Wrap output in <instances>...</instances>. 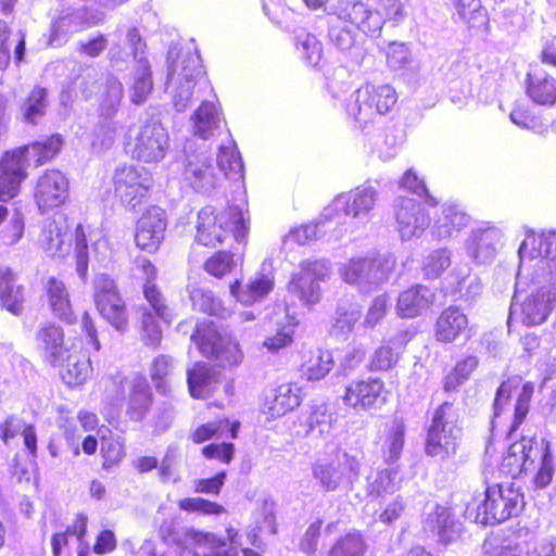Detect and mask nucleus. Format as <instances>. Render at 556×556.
<instances>
[{"label": "nucleus", "mask_w": 556, "mask_h": 556, "mask_svg": "<svg viewBox=\"0 0 556 556\" xmlns=\"http://www.w3.org/2000/svg\"><path fill=\"white\" fill-rule=\"evenodd\" d=\"M195 228V242L211 248L224 243L230 236L243 242L248 232L244 212L239 206L218 211L207 205L198 213Z\"/></svg>", "instance_id": "5"}, {"label": "nucleus", "mask_w": 556, "mask_h": 556, "mask_svg": "<svg viewBox=\"0 0 556 556\" xmlns=\"http://www.w3.org/2000/svg\"><path fill=\"white\" fill-rule=\"evenodd\" d=\"M425 529L435 534L442 543L452 542L460 531V525L455 520L450 508L434 505L427 513Z\"/></svg>", "instance_id": "38"}, {"label": "nucleus", "mask_w": 556, "mask_h": 556, "mask_svg": "<svg viewBox=\"0 0 556 556\" xmlns=\"http://www.w3.org/2000/svg\"><path fill=\"white\" fill-rule=\"evenodd\" d=\"M61 367V377L70 387L83 384L91 372L90 359L73 349L65 355V362Z\"/></svg>", "instance_id": "48"}, {"label": "nucleus", "mask_w": 556, "mask_h": 556, "mask_svg": "<svg viewBox=\"0 0 556 556\" xmlns=\"http://www.w3.org/2000/svg\"><path fill=\"white\" fill-rule=\"evenodd\" d=\"M136 268L146 280L143 286V295L150 308H153L164 323H172L175 318L173 309L166 304L165 298L157 287L152 283L156 277L155 267L146 257H138L136 260Z\"/></svg>", "instance_id": "30"}, {"label": "nucleus", "mask_w": 556, "mask_h": 556, "mask_svg": "<svg viewBox=\"0 0 556 556\" xmlns=\"http://www.w3.org/2000/svg\"><path fill=\"white\" fill-rule=\"evenodd\" d=\"M123 84L115 77H109L99 104V122L94 129L93 147L109 148L122 129L115 118L123 99Z\"/></svg>", "instance_id": "13"}, {"label": "nucleus", "mask_w": 556, "mask_h": 556, "mask_svg": "<svg viewBox=\"0 0 556 556\" xmlns=\"http://www.w3.org/2000/svg\"><path fill=\"white\" fill-rule=\"evenodd\" d=\"M241 263V256L236 257V255L230 252L219 251L206 260L204 269L211 276L222 278L231 273Z\"/></svg>", "instance_id": "63"}, {"label": "nucleus", "mask_w": 556, "mask_h": 556, "mask_svg": "<svg viewBox=\"0 0 556 556\" xmlns=\"http://www.w3.org/2000/svg\"><path fill=\"white\" fill-rule=\"evenodd\" d=\"M408 0H376L377 8L372 10L370 22L371 36H379L387 23L399 26L408 16Z\"/></svg>", "instance_id": "34"}, {"label": "nucleus", "mask_w": 556, "mask_h": 556, "mask_svg": "<svg viewBox=\"0 0 556 556\" xmlns=\"http://www.w3.org/2000/svg\"><path fill=\"white\" fill-rule=\"evenodd\" d=\"M556 302V287L532 286L527 294L522 293L520 274L517 276L515 293L510 303L508 325L513 320L525 326L542 325L551 315Z\"/></svg>", "instance_id": "9"}, {"label": "nucleus", "mask_w": 556, "mask_h": 556, "mask_svg": "<svg viewBox=\"0 0 556 556\" xmlns=\"http://www.w3.org/2000/svg\"><path fill=\"white\" fill-rule=\"evenodd\" d=\"M334 420V415L326 404L312 406L311 413L306 418V434L315 438L328 437L333 429Z\"/></svg>", "instance_id": "53"}, {"label": "nucleus", "mask_w": 556, "mask_h": 556, "mask_svg": "<svg viewBox=\"0 0 556 556\" xmlns=\"http://www.w3.org/2000/svg\"><path fill=\"white\" fill-rule=\"evenodd\" d=\"M504 231L492 222L477 223L463 241L467 257L477 265L491 264L503 245Z\"/></svg>", "instance_id": "17"}, {"label": "nucleus", "mask_w": 556, "mask_h": 556, "mask_svg": "<svg viewBox=\"0 0 556 556\" xmlns=\"http://www.w3.org/2000/svg\"><path fill=\"white\" fill-rule=\"evenodd\" d=\"M434 301V292L421 285L409 288L400 294L397 311L402 317L413 318L427 312Z\"/></svg>", "instance_id": "39"}, {"label": "nucleus", "mask_w": 556, "mask_h": 556, "mask_svg": "<svg viewBox=\"0 0 556 556\" xmlns=\"http://www.w3.org/2000/svg\"><path fill=\"white\" fill-rule=\"evenodd\" d=\"M165 229V212L156 205L149 206L137 222V247L150 253L155 252L164 239Z\"/></svg>", "instance_id": "26"}, {"label": "nucleus", "mask_w": 556, "mask_h": 556, "mask_svg": "<svg viewBox=\"0 0 556 556\" xmlns=\"http://www.w3.org/2000/svg\"><path fill=\"white\" fill-rule=\"evenodd\" d=\"M101 316L117 331L124 332L128 326V314L121 295L100 301L96 304Z\"/></svg>", "instance_id": "54"}, {"label": "nucleus", "mask_w": 556, "mask_h": 556, "mask_svg": "<svg viewBox=\"0 0 556 556\" xmlns=\"http://www.w3.org/2000/svg\"><path fill=\"white\" fill-rule=\"evenodd\" d=\"M294 42L301 58L308 65L316 66L319 64L323 56V46L315 35L301 29L295 34Z\"/></svg>", "instance_id": "55"}, {"label": "nucleus", "mask_w": 556, "mask_h": 556, "mask_svg": "<svg viewBox=\"0 0 556 556\" xmlns=\"http://www.w3.org/2000/svg\"><path fill=\"white\" fill-rule=\"evenodd\" d=\"M285 323L278 325L274 334L267 336L263 341V346L270 353H277L281 349L289 346L293 341L298 320L289 315L285 316Z\"/></svg>", "instance_id": "58"}, {"label": "nucleus", "mask_w": 556, "mask_h": 556, "mask_svg": "<svg viewBox=\"0 0 556 556\" xmlns=\"http://www.w3.org/2000/svg\"><path fill=\"white\" fill-rule=\"evenodd\" d=\"M395 228L402 241L420 238L430 229L431 213L415 199L399 197L394 200Z\"/></svg>", "instance_id": "22"}, {"label": "nucleus", "mask_w": 556, "mask_h": 556, "mask_svg": "<svg viewBox=\"0 0 556 556\" xmlns=\"http://www.w3.org/2000/svg\"><path fill=\"white\" fill-rule=\"evenodd\" d=\"M275 268L271 260H265L258 270L245 282L235 280L230 285L231 295L243 305H252L264 301L274 290Z\"/></svg>", "instance_id": "23"}, {"label": "nucleus", "mask_w": 556, "mask_h": 556, "mask_svg": "<svg viewBox=\"0 0 556 556\" xmlns=\"http://www.w3.org/2000/svg\"><path fill=\"white\" fill-rule=\"evenodd\" d=\"M173 50L168 51V73L166 88L177 112H184L195 100H202L207 93L199 92L200 81L207 80L201 66L200 55L195 52H181L173 60Z\"/></svg>", "instance_id": "3"}, {"label": "nucleus", "mask_w": 556, "mask_h": 556, "mask_svg": "<svg viewBox=\"0 0 556 556\" xmlns=\"http://www.w3.org/2000/svg\"><path fill=\"white\" fill-rule=\"evenodd\" d=\"M112 180L115 197L128 210H136L148 197L151 187L149 173L131 164L118 165Z\"/></svg>", "instance_id": "18"}, {"label": "nucleus", "mask_w": 556, "mask_h": 556, "mask_svg": "<svg viewBox=\"0 0 556 556\" xmlns=\"http://www.w3.org/2000/svg\"><path fill=\"white\" fill-rule=\"evenodd\" d=\"M366 544L358 532L340 538L330 548L328 556H364Z\"/></svg>", "instance_id": "64"}, {"label": "nucleus", "mask_w": 556, "mask_h": 556, "mask_svg": "<svg viewBox=\"0 0 556 556\" xmlns=\"http://www.w3.org/2000/svg\"><path fill=\"white\" fill-rule=\"evenodd\" d=\"M468 328V318L465 313L456 307L445 308L435 324V337L441 342H453Z\"/></svg>", "instance_id": "42"}, {"label": "nucleus", "mask_w": 556, "mask_h": 556, "mask_svg": "<svg viewBox=\"0 0 556 556\" xmlns=\"http://www.w3.org/2000/svg\"><path fill=\"white\" fill-rule=\"evenodd\" d=\"M333 366V356L330 351H317L312 353L308 359L302 365L303 375L308 380H320Z\"/></svg>", "instance_id": "60"}, {"label": "nucleus", "mask_w": 556, "mask_h": 556, "mask_svg": "<svg viewBox=\"0 0 556 556\" xmlns=\"http://www.w3.org/2000/svg\"><path fill=\"white\" fill-rule=\"evenodd\" d=\"M533 392H534L533 382L523 383L520 391L518 392L516 402L514 404L513 420L508 427L509 439L514 438L515 432L518 430V428L525 421V419L529 413V409H530V404H531Z\"/></svg>", "instance_id": "59"}, {"label": "nucleus", "mask_w": 556, "mask_h": 556, "mask_svg": "<svg viewBox=\"0 0 556 556\" xmlns=\"http://www.w3.org/2000/svg\"><path fill=\"white\" fill-rule=\"evenodd\" d=\"M191 341L203 356L215 359L220 367L232 368L243 359L238 341L232 336L218 331L212 321L198 325Z\"/></svg>", "instance_id": "12"}, {"label": "nucleus", "mask_w": 556, "mask_h": 556, "mask_svg": "<svg viewBox=\"0 0 556 556\" xmlns=\"http://www.w3.org/2000/svg\"><path fill=\"white\" fill-rule=\"evenodd\" d=\"M100 20L99 14L92 13L87 7L75 8L71 12L64 11L52 25L50 42L61 45L67 34L78 31L85 26L94 25Z\"/></svg>", "instance_id": "32"}, {"label": "nucleus", "mask_w": 556, "mask_h": 556, "mask_svg": "<svg viewBox=\"0 0 556 556\" xmlns=\"http://www.w3.org/2000/svg\"><path fill=\"white\" fill-rule=\"evenodd\" d=\"M99 433H101L102 465L105 470H109L125 457L124 442L119 437H113L108 429H101Z\"/></svg>", "instance_id": "56"}, {"label": "nucleus", "mask_w": 556, "mask_h": 556, "mask_svg": "<svg viewBox=\"0 0 556 556\" xmlns=\"http://www.w3.org/2000/svg\"><path fill=\"white\" fill-rule=\"evenodd\" d=\"M301 401V388L296 383H282L266 397L263 413L276 419L300 406Z\"/></svg>", "instance_id": "33"}, {"label": "nucleus", "mask_w": 556, "mask_h": 556, "mask_svg": "<svg viewBox=\"0 0 556 556\" xmlns=\"http://www.w3.org/2000/svg\"><path fill=\"white\" fill-rule=\"evenodd\" d=\"M217 165L228 178L239 180L243 177V162L236 142L231 138L219 146Z\"/></svg>", "instance_id": "51"}, {"label": "nucleus", "mask_w": 556, "mask_h": 556, "mask_svg": "<svg viewBox=\"0 0 556 556\" xmlns=\"http://www.w3.org/2000/svg\"><path fill=\"white\" fill-rule=\"evenodd\" d=\"M48 108V93L45 88L35 87L21 104L23 122L36 125L46 115Z\"/></svg>", "instance_id": "52"}, {"label": "nucleus", "mask_w": 556, "mask_h": 556, "mask_svg": "<svg viewBox=\"0 0 556 556\" xmlns=\"http://www.w3.org/2000/svg\"><path fill=\"white\" fill-rule=\"evenodd\" d=\"M463 431L452 403L444 402L433 413L426 439V454L441 460L456 455Z\"/></svg>", "instance_id": "10"}, {"label": "nucleus", "mask_w": 556, "mask_h": 556, "mask_svg": "<svg viewBox=\"0 0 556 556\" xmlns=\"http://www.w3.org/2000/svg\"><path fill=\"white\" fill-rule=\"evenodd\" d=\"M397 94L388 84L366 83L357 88L345 103V112L359 128L374 124L395 105Z\"/></svg>", "instance_id": "7"}, {"label": "nucleus", "mask_w": 556, "mask_h": 556, "mask_svg": "<svg viewBox=\"0 0 556 556\" xmlns=\"http://www.w3.org/2000/svg\"><path fill=\"white\" fill-rule=\"evenodd\" d=\"M361 473V464L348 453L317 459L312 466V476L326 492H333L342 485L352 484Z\"/></svg>", "instance_id": "15"}, {"label": "nucleus", "mask_w": 556, "mask_h": 556, "mask_svg": "<svg viewBox=\"0 0 556 556\" xmlns=\"http://www.w3.org/2000/svg\"><path fill=\"white\" fill-rule=\"evenodd\" d=\"M0 301L4 308L18 315L22 311V287L16 283L15 274L9 267L0 266Z\"/></svg>", "instance_id": "49"}, {"label": "nucleus", "mask_w": 556, "mask_h": 556, "mask_svg": "<svg viewBox=\"0 0 556 556\" xmlns=\"http://www.w3.org/2000/svg\"><path fill=\"white\" fill-rule=\"evenodd\" d=\"M68 179L58 169H48L36 182L34 199L42 212L63 205L68 199Z\"/></svg>", "instance_id": "25"}, {"label": "nucleus", "mask_w": 556, "mask_h": 556, "mask_svg": "<svg viewBox=\"0 0 556 556\" xmlns=\"http://www.w3.org/2000/svg\"><path fill=\"white\" fill-rule=\"evenodd\" d=\"M526 93L538 105L553 106L556 104V78L544 72L530 73Z\"/></svg>", "instance_id": "41"}, {"label": "nucleus", "mask_w": 556, "mask_h": 556, "mask_svg": "<svg viewBox=\"0 0 556 556\" xmlns=\"http://www.w3.org/2000/svg\"><path fill=\"white\" fill-rule=\"evenodd\" d=\"M199 92L207 93L190 116V131L193 136L207 140L225 123L224 114L210 80L200 81Z\"/></svg>", "instance_id": "19"}, {"label": "nucleus", "mask_w": 556, "mask_h": 556, "mask_svg": "<svg viewBox=\"0 0 556 556\" xmlns=\"http://www.w3.org/2000/svg\"><path fill=\"white\" fill-rule=\"evenodd\" d=\"M189 295L195 309L212 316H225V308L220 300L212 291L203 288H192Z\"/></svg>", "instance_id": "62"}, {"label": "nucleus", "mask_w": 556, "mask_h": 556, "mask_svg": "<svg viewBox=\"0 0 556 556\" xmlns=\"http://www.w3.org/2000/svg\"><path fill=\"white\" fill-rule=\"evenodd\" d=\"M401 488L397 467L377 469L367 477L366 491L374 498H382L394 494Z\"/></svg>", "instance_id": "46"}, {"label": "nucleus", "mask_w": 556, "mask_h": 556, "mask_svg": "<svg viewBox=\"0 0 556 556\" xmlns=\"http://www.w3.org/2000/svg\"><path fill=\"white\" fill-rule=\"evenodd\" d=\"M450 283L455 294L464 301H473L481 295L483 286L481 279L471 273L468 265L455 266L448 275Z\"/></svg>", "instance_id": "44"}, {"label": "nucleus", "mask_w": 556, "mask_h": 556, "mask_svg": "<svg viewBox=\"0 0 556 556\" xmlns=\"http://www.w3.org/2000/svg\"><path fill=\"white\" fill-rule=\"evenodd\" d=\"M328 36L330 42L353 61L358 62L362 59L363 48L356 30L333 24L329 27Z\"/></svg>", "instance_id": "47"}, {"label": "nucleus", "mask_w": 556, "mask_h": 556, "mask_svg": "<svg viewBox=\"0 0 556 556\" xmlns=\"http://www.w3.org/2000/svg\"><path fill=\"white\" fill-rule=\"evenodd\" d=\"M124 36V45L128 51H124L119 43H113L109 51L112 62H124L129 55L136 64L149 61L146 55L147 43L139 29L135 26L127 27Z\"/></svg>", "instance_id": "43"}, {"label": "nucleus", "mask_w": 556, "mask_h": 556, "mask_svg": "<svg viewBox=\"0 0 556 556\" xmlns=\"http://www.w3.org/2000/svg\"><path fill=\"white\" fill-rule=\"evenodd\" d=\"M538 439L523 435L519 441L513 442L501 464V471L504 475L516 478L522 471L528 470L538 457Z\"/></svg>", "instance_id": "29"}, {"label": "nucleus", "mask_w": 556, "mask_h": 556, "mask_svg": "<svg viewBox=\"0 0 556 556\" xmlns=\"http://www.w3.org/2000/svg\"><path fill=\"white\" fill-rule=\"evenodd\" d=\"M73 241L76 271L83 280L87 277L89 262L105 265L112 258V248L101 231H90L87 235L84 227L77 225L72 232L67 220L62 215L46 218L41 223L38 243L48 256L65 257L71 252Z\"/></svg>", "instance_id": "1"}, {"label": "nucleus", "mask_w": 556, "mask_h": 556, "mask_svg": "<svg viewBox=\"0 0 556 556\" xmlns=\"http://www.w3.org/2000/svg\"><path fill=\"white\" fill-rule=\"evenodd\" d=\"M114 383L118 384L123 392L129 390L127 415L131 420L140 421L144 418L152 403V393L144 376L132 374L129 377L116 376Z\"/></svg>", "instance_id": "28"}, {"label": "nucleus", "mask_w": 556, "mask_h": 556, "mask_svg": "<svg viewBox=\"0 0 556 556\" xmlns=\"http://www.w3.org/2000/svg\"><path fill=\"white\" fill-rule=\"evenodd\" d=\"M536 450L539 458V470L534 477V484L536 488H546L554 476L555 466L553 463V455L549 442L541 439L536 442Z\"/></svg>", "instance_id": "57"}, {"label": "nucleus", "mask_w": 556, "mask_h": 556, "mask_svg": "<svg viewBox=\"0 0 556 556\" xmlns=\"http://www.w3.org/2000/svg\"><path fill=\"white\" fill-rule=\"evenodd\" d=\"M45 290L52 313L61 320L74 324L76 316L73 312L70 293L65 283L56 277H50L46 282Z\"/></svg>", "instance_id": "40"}, {"label": "nucleus", "mask_w": 556, "mask_h": 556, "mask_svg": "<svg viewBox=\"0 0 556 556\" xmlns=\"http://www.w3.org/2000/svg\"><path fill=\"white\" fill-rule=\"evenodd\" d=\"M396 264L392 253L368 252L353 256L338 267L340 278L363 294L371 293L390 279Z\"/></svg>", "instance_id": "4"}, {"label": "nucleus", "mask_w": 556, "mask_h": 556, "mask_svg": "<svg viewBox=\"0 0 556 556\" xmlns=\"http://www.w3.org/2000/svg\"><path fill=\"white\" fill-rule=\"evenodd\" d=\"M330 3V13L336 15L338 20L349 22L355 25L363 33L371 36V28L368 26L372 10L361 0H333Z\"/></svg>", "instance_id": "35"}, {"label": "nucleus", "mask_w": 556, "mask_h": 556, "mask_svg": "<svg viewBox=\"0 0 556 556\" xmlns=\"http://www.w3.org/2000/svg\"><path fill=\"white\" fill-rule=\"evenodd\" d=\"M523 494L513 484L488 486L484 498L468 503L465 517L484 526L501 523L518 516L523 509Z\"/></svg>", "instance_id": "6"}, {"label": "nucleus", "mask_w": 556, "mask_h": 556, "mask_svg": "<svg viewBox=\"0 0 556 556\" xmlns=\"http://www.w3.org/2000/svg\"><path fill=\"white\" fill-rule=\"evenodd\" d=\"M229 544L218 542L214 535L205 534L199 541L193 556H261L253 549L242 548L236 529H227Z\"/></svg>", "instance_id": "31"}, {"label": "nucleus", "mask_w": 556, "mask_h": 556, "mask_svg": "<svg viewBox=\"0 0 556 556\" xmlns=\"http://www.w3.org/2000/svg\"><path fill=\"white\" fill-rule=\"evenodd\" d=\"M388 391L382 380L368 377L346 384L343 403L356 410L380 408L387 402Z\"/></svg>", "instance_id": "24"}, {"label": "nucleus", "mask_w": 556, "mask_h": 556, "mask_svg": "<svg viewBox=\"0 0 556 556\" xmlns=\"http://www.w3.org/2000/svg\"><path fill=\"white\" fill-rule=\"evenodd\" d=\"M518 254L520 262L538 260L536 266L543 270L548 269L549 280H556V230L535 232L525 227Z\"/></svg>", "instance_id": "21"}, {"label": "nucleus", "mask_w": 556, "mask_h": 556, "mask_svg": "<svg viewBox=\"0 0 556 556\" xmlns=\"http://www.w3.org/2000/svg\"><path fill=\"white\" fill-rule=\"evenodd\" d=\"M331 273V264L327 260H305L300 270L292 274L288 285L289 293L295 295L307 307L316 305L321 299L320 281H325Z\"/></svg>", "instance_id": "16"}, {"label": "nucleus", "mask_w": 556, "mask_h": 556, "mask_svg": "<svg viewBox=\"0 0 556 556\" xmlns=\"http://www.w3.org/2000/svg\"><path fill=\"white\" fill-rule=\"evenodd\" d=\"M426 204L433 210L430 235L435 241L457 238L471 223L470 214L456 201H445L440 204L435 198L428 197Z\"/></svg>", "instance_id": "14"}, {"label": "nucleus", "mask_w": 556, "mask_h": 556, "mask_svg": "<svg viewBox=\"0 0 556 556\" xmlns=\"http://www.w3.org/2000/svg\"><path fill=\"white\" fill-rule=\"evenodd\" d=\"M362 314V306L357 302H340L332 317L330 333L346 339L359 321Z\"/></svg>", "instance_id": "45"}, {"label": "nucleus", "mask_w": 556, "mask_h": 556, "mask_svg": "<svg viewBox=\"0 0 556 556\" xmlns=\"http://www.w3.org/2000/svg\"><path fill=\"white\" fill-rule=\"evenodd\" d=\"M36 342L45 362L53 367L63 366L65 355L73 349L65 342L62 327L50 321L39 326Z\"/></svg>", "instance_id": "27"}, {"label": "nucleus", "mask_w": 556, "mask_h": 556, "mask_svg": "<svg viewBox=\"0 0 556 556\" xmlns=\"http://www.w3.org/2000/svg\"><path fill=\"white\" fill-rule=\"evenodd\" d=\"M182 181L199 193H210L215 189L217 176L210 152L201 148L192 150L191 144L185 147Z\"/></svg>", "instance_id": "20"}, {"label": "nucleus", "mask_w": 556, "mask_h": 556, "mask_svg": "<svg viewBox=\"0 0 556 556\" xmlns=\"http://www.w3.org/2000/svg\"><path fill=\"white\" fill-rule=\"evenodd\" d=\"M125 144L134 160L147 164L157 163L167 154L169 135L162 123L152 117L131 126Z\"/></svg>", "instance_id": "11"}, {"label": "nucleus", "mask_w": 556, "mask_h": 556, "mask_svg": "<svg viewBox=\"0 0 556 556\" xmlns=\"http://www.w3.org/2000/svg\"><path fill=\"white\" fill-rule=\"evenodd\" d=\"M187 383L193 397L204 399L220 383V372L205 363H195L187 370Z\"/></svg>", "instance_id": "37"}, {"label": "nucleus", "mask_w": 556, "mask_h": 556, "mask_svg": "<svg viewBox=\"0 0 556 556\" xmlns=\"http://www.w3.org/2000/svg\"><path fill=\"white\" fill-rule=\"evenodd\" d=\"M378 190L369 184L338 194L321 212V220L337 225L351 218L356 226H366L374 217Z\"/></svg>", "instance_id": "8"}, {"label": "nucleus", "mask_w": 556, "mask_h": 556, "mask_svg": "<svg viewBox=\"0 0 556 556\" xmlns=\"http://www.w3.org/2000/svg\"><path fill=\"white\" fill-rule=\"evenodd\" d=\"M129 96L134 104L146 102L153 89L152 71L149 61L136 64L129 81Z\"/></svg>", "instance_id": "50"}, {"label": "nucleus", "mask_w": 556, "mask_h": 556, "mask_svg": "<svg viewBox=\"0 0 556 556\" xmlns=\"http://www.w3.org/2000/svg\"><path fill=\"white\" fill-rule=\"evenodd\" d=\"M62 146V136L52 135L42 141L5 152L0 161V201L5 202L17 195L22 181L27 178L26 168L38 167L52 160Z\"/></svg>", "instance_id": "2"}, {"label": "nucleus", "mask_w": 556, "mask_h": 556, "mask_svg": "<svg viewBox=\"0 0 556 556\" xmlns=\"http://www.w3.org/2000/svg\"><path fill=\"white\" fill-rule=\"evenodd\" d=\"M452 264V251L444 247L432 250L422 262V273L427 279L439 278Z\"/></svg>", "instance_id": "61"}, {"label": "nucleus", "mask_w": 556, "mask_h": 556, "mask_svg": "<svg viewBox=\"0 0 556 556\" xmlns=\"http://www.w3.org/2000/svg\"><path fill=\"white\" fill-rule=\"evenodd\" d=\"M406 426L403 419L394 418L384 424L379 437L381 454L384 463H396L404 448Z\"/></svg>", "instance_id": "36"}]
</instances>
